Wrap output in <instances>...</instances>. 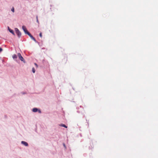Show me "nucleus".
<instances>
[{
    "label": "nucleus",
    "instance_id": "obj_8",
    "mask_svg": "<svg viewBox=\"0 0 158 158\" xmlns=\"http://www.w3.org/2000/svg\"><path fill=\"white\" fill-rule=\"evenodd\" d=\"M12 57L16 61L17 63H18V61L16 60L17 58V56L16 54H14L13 55Z\"/></svg>",
    "mask_w": 158,
    "mask_h": 158
},
{
    "label": "nucleus",
    "instance_id": "obj_19",
    "mask_svg": "<svg viewBox=\"0 0 158 158\" xmlns=\"http://www.w3.org/2000/svg\"><path fill=\"white\" fill-rule=\"evenodd\" d=\"M80 107L81 108H82V109H83V107H82V106H80Z\"/></svg>",
    "mask_w": 158,
    "mask_h": 158
},
{
    "label": "nucleus",
    "instance_id": "obj_1",
    "mask_svg": "<svg viewBox=\"0 0 158 158\" xmlns=\"http://www.w3.org/2000/svg\"><path fill=\"white\" fill-rule=\"evenodd\" d=\"M15 30L18 37L19 38H20L21 36V32L19 31V29L17 28H15Z\"/></svg>",
    "mask_w": 158,
    "mask_h": 158
},
{
    "label": "nucleus",
    "instance_id": "obj_11",
    "mask_svg": "<svg viewBox=\"0 0 158 158\" xmlns=\"http://www.w3.org/2000/svg\"><path fill=\"white\" fill-rule=\"evenodd\" d=\"M32 72L33 73H34L35 72V68H33L32 69Z\"/></svg>",
    "mask_w": 158,
    "mask_h": 158
},
{
    "label": "nucleus",
    "instance_id": "obj_3",
    "mask_svg": "<svg viewBox=\"0 0 158 158\" xmlns=\"http://www.w3.org/2000/svg\"><path fill=\"white\" fill-rule=\"evenodd\" d=\"M18 56L19 60H20L22 61L24 63H26L25 60L22 57L20 53H18Z\"/></svg>",
    "mask_w": 158,
    "mask_h": 158
},
{
    "label": "nucleus",
    "instance_id": "obj_14",
    "mask_svg": "<svg viewBox=\"0 0 158 158\" xmlns=\"http://www.w3.org/2000/svg\"><path fill=\"white\" fill-rule=\"evenodd\" d=\"M34 64L35 66L36 67V68L38 67V65L37 64H36V63H35Z\"/></svg>",
    "mask_w": 158,
    "mask_h": 158
},
{
    "label": "nucleus",
    "instance_id": "obj_9",
    "mask_svg": "<svg viewBox=\"0 0 158 158\" xmlns=\"http://www.w3.org/2000/svg\"><path fill=\"white\" fill-rule=\"evenodd\" d=\"M60 126L64 127H65V128H67V126H66L65 124H63V123H61L59 125Z\"/></svg>",
    "mask_w": 158,
    "mask_h": 158
},
{
    "label": "nucleus",
    "instance_id": "obj_13",
    "mask_svg": "<svg viewBox=\"0 0 158 158\" xmlns=\"http://www.w3.org/2000/svg\"><path fill=\"white\" fill-rule=\"evenodd\" d=\"M39 36L40 37H42V33L41 32H40V34H39Z\"/></svg>",
    "mask_w": 158,
    "mask_h": 158
},
{
    "label": "nucleus",
    "instance_id": "obj_6",
    "mask_svg": "<svg viewBox=\"0 0 158 158\" xmlns=\"http://www.w3.org/2000/svg\"><path fill=\"white\" fill-rule=\"evenodd\" d=\"M8 30L10 33H12L13 35H15L14 31L10 29L9 27H8Z\"/></svg>",
    "mask_w": 158,
    "mask_h": 158
},
{
    "label": "nucleus",
    "instance_id": "obj_2",
    "mask_svg": "<svg viewBox=\"0 0 158 158\" xmlns=\"http://www.w3.org/2000/svg\"><path fill=\"white\" fill-rule=\"evenodd\" d=\"M32 111L34 113L38 112L40 114H41L42 113L40 109L36 107L33 108L32 110Z\"/></svg>",
    "mask_w": 158,
    "mask_h": 158
},
{
    "label": "nucleus",
    "instance_id": "obj_4",
    "mask_svg": "<svg viewBox=\"0 0 158 158\" xmlns=\"http://www.w3.org/2000/svg\"><path fill=\"white\" fill-rule=\"evenodd\" d=\"M22 28L24 33L28 35L30 33V32L27 30L25 26L24 25L22 26Z\"/></svg>",
    "mask_w": 158,
    "mask_h": 158
},
{
    "label": "nucleus",
    "instance_id": "obj_17",
    "mask_svg": "<svg viewBox=\"0 0 158 158\" xmlns=\"http://www.w3.org/2000/svg\"><path fill=\"white\" fill-rule=\"evenodd\" d=\"M77 112L78 113H80V111L79 110H77Z\"/></svg>",
    "mask_w": 158,
    "mask_h": 158
},
{
    "label": "nucleus",
    "instance_id": "obj_20",
    "mask_svg": "<svg viewBox=\"0 0 158 158\" xmlns=\"http://www.w3.org/2000/svg\"><path fill=\"white\" fill-rule=\"evenodd\" d=\"M4 61V60H2V62H3Z\"/></svg>",
    "mask_w": 158,
    "mask_h": 158
},
{
    "label": "nucleus",
    "instance_id": "obj_10",
    "mask_svg": "<svg viewBox=\"0 0 158 158\" xmlns=\"http://www.w3.org/2000/svg\"><path fill=\"white\" fill-rule=\"evenodd\" d=\"M36 22H37V23L38 24H39V22L38 20V16L37 15L36 16Z\"/></svg>",
    "mask_w": 158,
    "mask_h": 158
},
{
    "label": "nucleus",
    "instance_id": "obj_16",
    "mask_svg": "<svg viewBox=\"0 0 158 158\" xmlns=\"http://www.w3.org/2000/svg\"><path fill=\"white\" fill-rule=\"evenodd\" d=\"M2 49L1 47H0V52H2Z\"/></svg>",
    "mask_w": 158,
    "mask_h": 158
},
{
    "label": "nucleus",
    "instance_id": "obj_5",
    "mask_svg": "<svg viewBox=\"0 0 158 158\" xmlns=\"http://www.w3.org/2000/svg\"><path fill=\"white\" fill-rule=\"evenodd\" d=\"M36 43H38L39 44H40V43L36 41L35 38L32 36V35L30 33L28 35Z\"/></svg>",
    "mask_w": 158,
    "mask_h": 158
},
{
    "label": "nucleus",
    "instance_id": "obj_7",
    "mask_svg": "<svg viewBox=\"0 0 158 158\" xmlns=\"http://www.w3.org/2000/svg\"><path fill=\"white\" fill-rule=\"evenodd\" d=\"M21 143L25 146H28V143L24 141H22L21 142Z\"/></svg>",
    "mask_w": 158,
    "mask_h": 158
},
{
    "label": "nucleus",
    "instance_id": "obj_18",
    "mask_svg": "<svg viewBox=\"0 0 158 158\" xmlns=\"http://www.w3.org/2000/svg\"><path fill=\"white\" fill-rule=\"evenodd\" d=\"M63 146L65 148H66L65 145L64 143H63Z\"/></svg>",
    "mask_w": 158,
    "mask_h": 158
},
{
    "label": "nucleus",
    "instance_id": "obj_21",
    "mask_svg": "<svg viewBox=\"0 0 158 158\" xmlns=\"http://www.w3.org/2000/svg\"><path fill=\"white\" fill-rule=\"evenodd\" d=\"M35 132H37V130H35Z\"/></svg>",
    "mask_w": 158,
    "mask_h": 158
},
{
    "label": "nucleus",
    "instance_id": "obj_12",
    "mask_svg": "<svg viewBox=\"0 0 158 158\" xmlns=\"http://www.w3.org/2000/svg\"><path fill=\"white\" fill-rule=\"evenodd\" d=\"M11 11L13 12H15V9H14V7H13L11 8Z\"/></svg>",
    "mask_w": 158,
    "mask_h": 158
},
{
    "label": "nucleus",
    "instance_id": "obj_15",
    "mask_svg": "<svg viewBox=\"0 0 158 158\" xmlns=\"http://www.w3.org/2000/svg\"><path fill=\"white\" fill-rule=\"evenodd\" d=\"M21 93L23 94H27L26 92H21Z\"/></svg>",
    "mask_w": 158,
    "mask_h": 158
}]
</instances>
